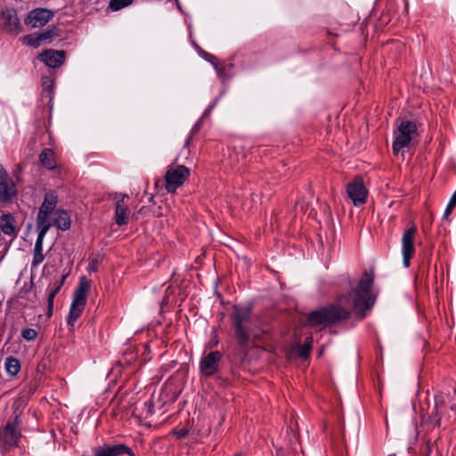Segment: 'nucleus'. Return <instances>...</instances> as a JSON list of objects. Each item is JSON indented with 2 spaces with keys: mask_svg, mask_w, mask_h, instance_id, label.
<instances>
[{
  "mask_svg": "<svg viewBox=\"0 0 456 456\" xmlns=\"http://www.w3.org/2000/svg\"><path fill=\"white\" fill-rule=\"evenodd\" d=\"M202 122H203V117H201L196 123L195 125L192 126L191 130V134L188 136V138L185 140L184 142V145L183 147H187L189 144H190V142L191 140V137L194 134L198 133L200 131V129L201 128V126H202Z\"/></svg>",
  "mask_w": 456,
  "mask_h": 456,
  "instance_id": "30",
  "label": "nucleus"
},
{
  "mask_svg": "<svg viewBox=\"0 0 456 456\" xmlns=\"http://www.w3.org/2000/svg\"><path fill=\"white\" fill-rule=\"evenodd\" d=\"M1 19L9 30H12L19 25L17 13L13 9H6L2 12Z\"/></svg>",
  "mask_w": 456,
  "mask_h": 456,
  "instance_id": "21",
  "label": "nucleus"
},
{
  "mask_svg": "<svg viewBox=\"0 0 456 456\" xmlns=\"http://www.w3.org/2000/svg\"><path fill=\"white\" fill-rule=\"evenodd\" d=\"M233 338L240 350L247 354L254 336L253 305L234 304L229 316Z\"/></svg>",
  "mask_w": 456,
  "mask_h": 456,
  "instance_id": "2",
  "label": "nucleus"
},
{
  "mask_svg": "<svg viewBox=\"0 0 456 456\" xmlns=\"http://www.w3.org/2000/svg\"><path fill=\"white\" fill-rule=\"evenodd\" d=\"M203 58L207 61L210 62L213 66H214V64H218L217 58L215 55L211 54V53L204 52Z\"/></svg>",
  "mask_w": 456,
  "mask_h": 456,
  "instance_id": "37",
  "label": "nucleus"
},
{
  "mask_svg": "<svg viewBox=\"0 0 456 456\" xmlns=\"http://www.w3.org/2000/svg\"><path fill=\"white\" fill-rule=\"evenodd\" d=\"M43 241L44 238H37L33 250V259L31 262L32 268H37L45 259V256L43 254Z\"/></svg>",
  "mask_w": 456,
  "mask_h": 456,
  "instance_id": "22",
  "label": "nucleus"
},
{
  "mask_svg": "<svg viewBox=\"0 0 456 456\" xmlns=\"http://www.w3.org/2000/svg\"><path fill=\"white\" fill-rule=\"evenodd\" d=\"M49 214L45 213L43 211L38 210V214L37 216V237L45 238L47 232L50 230L52 224L49 220Z\"/></svg>",
  "mask_w": 456,
  "mask_h": 456,
  "instance_id": "15",
  "label": "nucleus"
},
{
  "mask_svg": "<svg viewBox=\"0 0 456 456\" xmlns=\"http://www.w3.org/2000/svg\"><path fill=\"white\" fill-rule=\"evenodd\" d=\"M44 86H45L46 90H49V91L53 90V83L51 81H50V83L48 85H45V83H44Z\"/></svg>",
  "mask_w": 456,
  "mask_h": 456,
  "instance_id": "42",
  "label": "nucleus"
},
{
  "mask_svg": "<svg viewBox=\"0 0 456 456\" xmlns=\"http://www.w3.org/2000/svg\"><path fill=\"white\" fill-rule=\"evenodd\" d=\"M348 198L352 200L355 207L362 205L366 202L368 190L366 189L362 177H355L346 186Z\"/></svg>",
  "mask_w": 456,
  "mask_h": 456,
  "instance_id": "8",
  "label": "nucleus"
},
{
  "mask_svg": "<svg viewBox=\"0 0 456 456\" xmlns=\"http://www.w3.org/2000/svg\"><path fill=\"white\" fill-rule=\"evenodd\" d=\"M1 230L5 235H15L14 218L11 214H4L1 216Z\"/></svg>",
  "mask_w": 456,
  "mask_h": 456,
  "instance_id": "23",
  "label": "nucleus"
},
{
  "mask_svg": "<svg viewBox=\"0 0 456 456\" xmlns=\"http://www.w3.org/2000/svg\"><path fill=\"white\" fill-rule=\"evenodd\" d=\"M149 201H150V202H152V201H153V196H152V195L150 197Z\"/></svg>",
  "mask_w": 456,
  "mask_h": 456,
  "instance_id": "44",
  "label": "nucleus"
},
{
  "mask_svg": "<svg viewBox=\"0 0 456 456\" xmlns=\"http://www.w3.org/2000/svg\"><path fill=\"white\" fill-rule=\"evenodd\" d=\"M312 338H307L304 343V345L300 348L299 354L302 357H307L310 354V350L312 348Z\"/></svg>",
  "mask_w": 456,
  "mask_h": 456,
  "instance_id": "31",
  "label": "nucleus"
},
{
  "mask_svg": "<svg viewBox=\"0 0 456 456\" xmlns=\"http://www.w3.org/2000/svg\"><path fill=\"white\" fill-rule=\"evenodd\" d=\"M86 305L77 302H71L69 312L67 317V323L69 326H74L77 319L81 316Z\"/></svg>",
  "mask_w": 456,
  "mask_h": 456,
  "instance_id": "19",
  "label": "nucleus"
},
{
  "mask_svg": "<svg viewBox=\"0 0 456 456\" xmlns=\"http://www.w3.org/2000/svg\"><path fill=\"white\" fill-rule=\"evenodd\" d=\"M65 279H66V275H62L60 280L55 281L47 289V290H48V295H47V315L49 317L53 314L54 297L59 293V291L61 290V287H62V285L64 283Z\"/></svg>",
  "mask_w": 456,
  "mask_h": 456,
  "instance_id": "13",
  "label": "nucleus"
},
{
  "mask_svg": "<svg viewBox=\"0 0 456 456\" xmlns=\"http://www.w3.org/2000/svg\"><path fill=\"white\" fill-rule=\"evenodd\" d=\"M57 203L58 199L56 194L53 191L47 192L45 195L44 201L39 210L51 215L55 209Z\"/></svg>",
  "mask_w": 456,
  "mask_h": 456,
  "instance_id": "20",
  "label": "nucleus"
},
{
  "mask_svg": "<svg viewBox=\"0 0 456 456\" xmlns=\"http://www.w3.org/2000/svg\"><path fill=\"white\" fill-rule=\"evenodd\" d=\"M126 199H129L127 194H123L119 200H123V201H125Z\"/></svg>",
  "mask_w": 456,
  "mask_h": 456,
  "instance_id": "43",
  "label": "nucleus"
},
{
  "mask_svg": "<svg viewBox=\"0 0 456 456\" xmlns=\"http://www.w3.org/2000/svg\"><path fill=\"white\" fill-rule=\"evenodd\" d=\"M53 224L61 231H67L70 228V216L62 209H58L54 213Z\"/></svg>",
  "mask_w": 456,
  "mask_h": 456,
  "instance_id": "17",
  "label": "nucleus"
},
{
  "mask_svg": "<svg viewBox=\"0 0 456 456\" xmlns=\"http://www.w3.org/2000/svg\"><path fill=\"white\" fill-rule=\"evenodd\" d=\"M418 137L417 125L411 120H401L397 124V129L394 131L392 150L395 155H398L404 148H408L411 142Z\"/></svg>",
  "mask_w": 456,
  "mask_h": 456,
  "instance_id": "3",
  "label": "nucleus"
},
{
  "mask_svg": "<svg viewBox=\"0 0 456 456\" xmlns=\"http://www.w3.org/2000/svg\"><path fill=\"white\" fill-rule=\"evenodd\" d=\"M139 214L142 215V216H145L149 213V208L148 207H142L139 211H138Z\"/></svg>",
  "mask_w": 456,
  "mask_h": 456,
  "instance_id": "41",
  "label": "nucleus"
},
{
  "mask_svg": "<svg viewBox=\"0 0 456 456\" xmlns=\"http://www.w3.org/2000/svg\"><path fill=\"white\" fill-rule=\"evenodd\" d=\"M217 103V99H216L204 111L202 117L203 118L205 117H207L211 111L212 110L215 108L216 104Z\"/></svg>",
  "mask_w": 456,
  "mask_h": 456,
  "instance_id": "39",
  "label": "nucleus"
},
{
  "mask_svg": "<svg viewBox=\"0 0 456 456\" xmlns=\"http://www.w3.org/2000/svg\"><path fill=\"white\" fill-rule=\"evenodd\" d=\"M134 0H110L108 8L112 12H118L132 4Z\"/></svg>",
  "mask_w": 456,
  "mask_h": 456,
  "instance_id": "25",
  "label": "nucleus"
},
{
  "mask_svg": "<svg viewBox=\"0 0 456 456\" xmlns=\"http://www.w3.org/2000/svg\"><path fill=\"white\" fill-rule=\"evenodd\" d=\"M39 60L46 66L56 69L61 67L65 61L66 53L59 50H45L39 56Z\"/></svg>",
  "mask_w": 456,
  "mask_h": 456,
  "instance_id": "11",
  "label": "nucleus"
},
{
  "mask_svg": "<svg viewBox=\"0 0 456 456\" xmlns=\"http://www.w3.org/2000/svg\"><path fill=\"white\" fill-rule=\"evenodd\" d=\"M24 42L26 43V45L34 48L38 47L43 43L39 33L25 36Z\"/></svg>",
  "mask_w": 456,
  "mask_h": 456,
  "instance_id": "27",
  "label": "nucleus"
},
{
  "mask_svg": "<svg viewBox=\"0 0 456 456\" xmlns=\"http://www.w3.org/2000/svg\"><path fill=\"white\" fill-rule=\"evenodd\" d=\"M17 194L16 184L0 164V200L3 202L10 203Z\"/></svg>",
  "mask_w": 456,
  "mask_h": 456,
  "instance_id": "9",
  "label": "nucleus"
},
{
  "mask_svg": "<svg viewBox=\"0 0 456 456\" xmlns=\"http://www.w3.org/2000/svg\"><path fill=\"white\" fill-rule=\"evenodd\" d=\"M93 456H120L127 454L128 456H135L130 447L124 444H105L102 446L92 448ZM81 456H87L83 454Z\"/></svg>",
  "mask_w": 456,
  "mask_h": 456,
  "instance_id": "10",
  "label": "nucleus"
},
{
  "mask_svg": "<svg viewBox=\"0 0 456 456\" xmlns=\"http://www.w3.org/2000/svg\"><path fill=\"white\" fill-rule=\"evenodd\" d=\"M374 277L371 273H364L355 289L346 294L339 295L332 303L322 306L307 314L306 322L310 326H336L347 321L353 311L362 320L366 312L374 303L372 295Z\"/></svg>",
  "mask_w": 456,
  "mask_h": 456,
  "instance_id": "1",
  "label": "nucleus"
},
{
  "mask_svg": "<svg viewBox=\"0 0 456 456\" xmlns=\"http://www.w3.org/2000/svg\"><path fill=\"white\" fill-rule=\"evenodd\" d=\"M154 403L152 398L148 399L143 403L142 414L144 418H149L154 414Z\"/></svg>",
  "mask_w": 456,
  "mask_h": 456,
  "instance_id": "29",
  "label": "nucleus"
},
{
  "mask_svg": "<svg viewBox=\"0 0 456 456\" xmlns=\"http://www.w3.org/2000/svg\"><path fill=\"white\" fill-rule=\"evenodd\" d=\"M455 206H456V204H454V203H452V202H451V201H449V202H448V204H447V206H446V208H445L444 213V216H443V218H444V220H447V219H448L449 216L452 214V209H453V208H454Z\"/></svg>",
  "mask_w": 456,
  "mask_h": 456,
  "instance_id": "36",
  "label": "nucleus"
},
{
  "mask_svg": "<svg viewBox=\"0 0 456 456\" xmlns=\"http://www.w3.org/2000/svg\"><path fill=\"white\" fill-rule=\"evenodd\" d=\"M417 233V227L412 224L405 229L402 236V256L403 264L405 268L410 266L411 259L415 254L414 240Z\"/></svg>",
  "mask_w": 456,
  "mask_h": 456,
  "instance_id": "7",
  "label": "nucleus"
},
{
  "mask_svg": "<svg viewBox=\"0 0 456 456\" xmlns=\"http://www.w3.org/2000/svg\"><path fill=\"white\" fill-rule=\"evenodd\" d=\"M21 337L27 341H33L37 337V331L34 329L27 328L22 330Z\"/></svg>",
  "mask_w": 456,
  "mask_h": 456,
  "instance_id": "32",
  "label": "nucleus"
},
{
  "mask_svg": "<svg viewBox=\"0 0 456 456\" xmlns=\"http://www.w3.org/2000/svg\"><path fill=\"white\" fill-rule=\"evenodd\" d=\"M53 15L50 10L37 8L28 13L27 23L32 28H41L52 19Z\"/></svg>",
  "mask_w": 456,
  "mask_h": 456,
  "instance_id": "12",
  "label": "nucleus"
},
{
  "mask_svg": "<svg viewBox=\"0 0 456 456\" xmlns=\"http://www.w3.org/2000/svg\"><path fill=\"white\" fill-rule=\"evenodd\" d=\"M97 265H98V260L96 258L90 261L88 265V272H96L97 271Z\"/></svg>",
  "mask_w": 456,
  "mask_h": 456,
  "instance_id": "38",
  "label": "nucleus"
},
{
  "mask_svg": "<svg viewBox=\"0 0 456 456\" xmlns=\"http://www.w3.org/2000/svg\"><path fill=\"white\" fill-rule=\"evenodd\" d=\"M20 438L21 421L16 415L12 420L7 421L0 429V444L5 450L12 449L18 446Z\"/></svg>",
  "mask_w": 456,
  "mask_h": 456,
  "instance_id": "4",
  "label": "nucleus"
},
{
  "mask_svg": "<svg viewBox=\"0 0 456 456\" xmlns=\"http://www.w3.org/2000/svg\"><path fill=\"white\" fill-rule=\"evenodd\" d=\"M232 67L233 65L232 63L224 66H220L219 64H214V68L218 75V77L223 82L230 78V75L227 73V69H232Z\"/></svg>",
  "mask_w": 456,
  "mask_h": 456,
  "instance_id": "26",
  "label": "nucleus"
},
{
  "mask_svg": "<svg viewBox=\"0 0 456 456\" xmlns=\"http://www.w3.org/2000/svg\"><path fill=\"white\" fill-rule=\"evenodd\" d=\"M218 343H219V340H218V338H217V336H216V335H215V337H214V338L212 339V341H211V342H209V344L208 345V347L209 349H212V348L216 347V346L218 345Z\"/></svg>",
  "mask_w": 456,
  "mask_h": 456,
  "instance_id": "40",
  "label": "nucleus"
},
{
  "mask_svg": "<svg viewBox=\"0 0 456 456\" xmlns=\"http://www.w3.org/2000/svg\"><path fill=\"white\" fill-rule=\"evenodd\" d=\"M115 222L118 225H125L128 222V207L123 200H118L115 206Z\"/></svg>",
  "mask_w": 456,
  "mask_h": 456,
  "instance_id": "16",
  "label": "nucleus"
},
{
  "mask_svg": "<svg viewBox=\"0 0 456 456\" xmlns=\"http://www.w3.org/2000/svg\"><path fill=\"white\" fill-rule=\"evenodd\" d=\"M172 434L175 437H177L179 439H183V438H185L188 436L189 429L186 428H175V429H173Z\"/></svg>",
  "mask_w": 456,
  "mask_h": 456,
  "instance_id": "34",
  "label": "nucleus"
},
{
  "mask_svg": "<svg viewBox=\"0 0 456 456\" xmlns=\"http://www.w3.org/2000/svg\"><path fill=\"white\" fill-rule=\"evenodd\" d=\"M43 42L50 40L53 36L56 35L55 28L48 29L39 33Z\"/></svg>",
  "mask_w": 456,
  "mask_h": 456,
  "instance_id": "35",
  "label": "nucleus"
},
{
  "mask_svg": "<svg viewBox=\"0 0 456 456\" xmlns=\"http://www.w3.org/2000/svg\"><path fill=\"white\" fill-rule=\"evenodd\" d=\"M427 423L432 425L434 428L440 427L441 425V413L439 411L433 410L429 415Z\"/></svg>",
  "mask_w": 456,
  "mask_h": 456,
  "instance_id": "28",
  "label": "nucleus"
},
{
  "mask_svg": "<svg viewBox=\"0 0 456 456\" xmlns=\"http://www.w3.org/2000/svg\"><path fill=\"white\" fill-rule=\"evenodd\" d=\"M222 358L223 354L217 350L204 354L199 362L200 375L205 378L216 375L218 372Z\"/></svg>",
  "mask_w": 456,
  "mask_h": 456,
  "instance_id": "6",
  "label": "nucleus"
},
{
  "mask_svg": "<svg viewBox=\"0 0 456 456\" xmlns=\"http://www.w3.org/2000/svg\"><path fill=\"white\" fill-rule=\"evenodd\" d=\"M39 162L40 164L47 168L48 170H53L56 167V161L54 159V151L52 149L45 148L39 154Z\"/></svg>",
  "mask_w": 456,
  "mask_h": 456,
  "instance_id": "18",
  "label": "nucleus"
},
{
  "mask_svg": "<svg viewBox=\"0 0 456 456\" xmlns=\"http://www.w3.org/2000/svg\"><path fill=\"white\" fill-rule=\"evenodd\" d=\"M90 289V281L86 277L82 276L79 279V282L77 287L75 289V292L73 294L72 301L86 304V295Z\"/></svg>",
  "mask_w": 456,
  "mask_h": 456,
  "instance_id": "14",
  "label": "nucleus"
},
{
  "mask_svg": "<svg viewBox=\"0 0 456 456\" xmlns=\"http://www.w3.org/2000/svg\"><path fill=\"white\" fill-rule=\"evenodd\" d=\"M234 456H240V455L236 454V455H234Z\"/></svg>",
  "mask_w": 456,
  "mask_h": 456,
  "instance_id": "45",
  "label": "nucleus"
},
{
  "mask_svg": "<svg viewBox=\"0 0 456 456\" xmlns=\"http://www.w3.org/2000/svg\"><path fill=\"white\" fill-rule=\"evenodd\" d=\"M4 369L11 377H15L20 370V361L12 356H8L4 361Z\"/></svg>",
  "mask_w": 456,
  "mask_h": 456,
  "instance_id": "24",
  "label": "nucleus"
},
{
  "mask_svg": "<svg viewBox=\"0 0 456 456\" xmlns=\"http://www.w3.org/2000/svg\"><path fill=\"white\" fill-rule=\"evenodd\" d=\"M190 175V169L178 165L175 167H168L165 175V189L168 193H175L182 186Z\"/></svg>",
  "mask_w": 456,
  "mask_h": 456,
  "instance_id": "5",
  "label": "nucleus"
},
{
  "mask_svg": "<svg viewBox=\"0 0 456 456\" xmlns=\"http://www.w3.org/2000/svg\"><path fill=\"white\" fill-rule=\"evenodd\" d=\"M445 406V400L442 393L436 394L435 395V407L434 410L436 411L443 409Z\"/></svg>",
  "mask_w": 456,
  "mask_h": 456,
  "instance_id": "33",
  "label": "nucleus"
}]
</instances>
